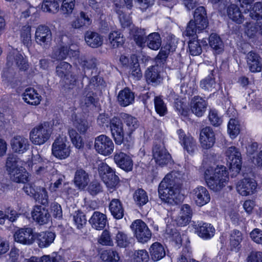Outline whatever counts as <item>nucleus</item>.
Returning a JSON list of instances; mask_svg holds the SVG:
<instances>
[{"mask_svg": "<svg viewBox=\"0 0 262 262\" xmlns=\"http://www.w3.org/2000/svg\"><path fill=\"white\" fill-rule=\"evenodd\" d=\"M185 180V175L181 171H172L167 174L159 186L160 198L172 205L179 204L183 198L180 192Z\"/></svg>", "mask_w": 262, "mask_h": 262, "instance_id": "f257e3e1", "label": "nucleus"}, {"mask_svg": "<svg viewBox=\"0 0 262 262\" xmlns=\"http://www.w3.org/2000/svg\"><path fill=\"white\" fill-rule=\"evenodd\" d=\"M205 178L208 186L214 191H220L228 181V173L224 166L210 167L205 171Z\"/></svg>", "mask_w": 262, "mask_h": 262, "instance_id": "f03ea898", "label": "nucleus"}, {"mask_svg": "<svg viewBox=\"0 0 262 262\" xmlns=\"http://www.w3.org/2000/svg\"><path fill=\"white\" fill-rule=\"evenodd\" d=\"M194 20L188 23L184 35L187 36H194L197 32H200L207 28L208 25L207 12L205 7L200 6L194 11Z\"/></svg>", "mask_w": 262, "mask_h": 262, "instance_id": "7ed1b4c3", "label": "nucleus"}, {"mask_svg": "<svg viewBox=\"0 0 262 262\" xmlns=\"http://www.w3.org/2000/svg\"><path fill=\"white\" fill-rule=\"evenodd\" d=\"M72 66L66 61L60 62L56 67V75L61 79L64 86L69 89L74 86L77 82V76L72 73Z\"/></svg>", "mask_w": 262, "mask_h": 262, "instance_id": "20e7f679", "label": "nucleus"}, {"mask_svg": "<svg viewBox=\"0 0 262 262\" xmlns=\"http://www.w3.org/2000/svg\"><path fill=\"white\" fill-rule=\"evenodd\" d=\"M51 131L49 125L45 122L34 127L30 133L31 141L36 145L45 143L50 138Z\"/></svg>", "mask_w": 262, "mask_h": 262, "instance_id": "39448f33", "label": "nucleus"}, {"mask_svg": "<svg viewBox=\"0 0 262 262\" xmlns=\"http://www.w3.org/2000/svg\"><path fill=\"white\" fill-rule=\"evenodd\" d=\"M98 172L103 182L110 188H115L119 183V178L106 163H101L98 166Z\"/></svg>", "mask_w": 262, "mask_h": 262, "instance_id": "423d86ee", "label": "nucleus"}, {"mask_svg": "<svg viewBox=\"0 0 262 262\" xmlns=\"http://www.w3.org/2000/svg\"><path fill=\"white\" fill-rule=\"evenodd\" d=\"M130 228L135 236L139 242L144 243L150 239L151 233L146 224L141 220H137L132 223Z\"/></svg>", "mask_w": 262, "mask_h": 262, "instance_id": "0eeeda50", "label": "nucleus"}, {"mask_svg": "<svg viewBox=\"0 0 262 262\" xmlns=\"http://www.w3.org/2000/svg\"><path fill=\"white\" fill-rule=\"evenodd\" d=\"M94 147L99 154L108 156L113 152L114 144L108 137L101 135L95 138Z\"/></svg>", "mask_w": 262, "mask_h": 262, "instance_id": "6e6552de", "label": "nucleus"}, {"mask_svg": "<svg viewBox=\"0 0 262 262\" xmlns=\"http://www.w3.org/2000/svg\"><path fill=\"white\" fill-rule=\"evenodd\" d=\"M66 139L61 137L56 139L52 145V154L59 159H64L70 154V145Z\"/></svg>", "mask_w": 262, "mask_h": 262, "instance_id": "1a4fd4ad", "label": "nucleus"}, {"mask_svg": "<svg viewBox=\"0 0 262 262\" xmlns=\"http://www.w3.org/2000/svg\"><path fill=\"white\" fill-rule=\"evenodd\" d=\"M227 162L230 164V168L236 173H239L242 167V157L241 152L235 146H231L226 151Z\"/></svg>", "mask_w": 262, "mask_h": 262, "instance_id": "9d476101", "label": "nucleus"}, {"mask_svg": "<svg viewBox=\"0 0 262 262\" xmlns=\"http://www.w3.org/2000/svg\"><path fill=\"white\" fill-rule=\"evenodd\" d=\"M152 156L156 163L161 166L171 161V156L165 148L163 143L155 144L152 148Z\"/></svg>", "mask_w": 262, "mask_h": 262, "instance_id": "9b49d317", "label": "nucleus"}, {"mask_svg": "<svg viewBox=\"0 0 262 262\" xmlns=\"http://www.w3.org/2000/svg\"><path fill=\"white\" fill-rule=\"evenodd\" d=\"M52 36L51 31L48 27L40 25L36 29L35 39L38 45L47 49L51 44Z\"/></svg>", "mask_w": 262, "mask_h": 262, "instance_id": "f8f14e48", "label": "nucleus"}, {"mask_svg": "<svg viewBox=\"0 0 262 262\" xmlns=\"http://www.w3.org/2000/svg\"><path fill=\"white\" fill-rule=\"evenodd\" d=\"M15 242L24 244L31 245L35 239V234L31 228H23L17 230L14 234Z\"/></svg>", "mask_w": 262, "mask_h": 262, "instance_id": "ddd939ff", "label": "nucleus"}, {"mask_svg": "<svg viewBox=\"0 0 262 262\" xmlns=\"http://www.w3.org/2000/svg\"><path fill=\"white\" fill-rule=\"evenodd\" d=\"M7 65L9 67L16 66L20 71H26L29 64L23 56L17 51L10 52L7 58Z\"/></svg>", "mask_w": 262, "mask_h": 262, "instance_id": "4468645a", "label": "nucleus"}, {"mask_svg": "<svg viewBox=\"0 0 262 262\" xmlns=\"http://www.w3.org/2000/svg\"><path fill=\"white\" fill-rule=\"evenodd\" d=\"M257 184L255 180L250 178H245L236 184V190L242 195L252 194L255 191Z\"/></svg>", "mask_w": 262, "mask_h": 262, "instance_id": "2eb2a0df", "label": "nucleus"}, {"mask_svg": "<svg viewBox=\"0 0 262 262\" xmlns=\"http://www.w3.org/2000/svg\"><path fill=\"white\" fill-rule=\"evenodd\" d=\"M110 128L115 143L117 144H121L124 137L122 122L118 118H113L110 122Z\"/></svg>", "mask_w": 262, "mask_h": 262, "instance_id": "dca6fc26", "label": "nucleus"}, {"mask_svg": "<svg viewBox=\"0 0 262 262\" xmlns=\"http://www.w3.org/2000/svg\"><path fill=\"white\" fill-rule=\"evenodd\" d=\"M200 140L202 147L204 149L212 147L215 141V134L210 127L207 126L201 130Z\"/></svg>", "mask_w": 262, "mask_h": 262, "instance_id": "f3484780", "label": "nucleus"}, {"mask_svg": "<svg viewBox=\"0 0 262 262\" xmlns=\"http://www.w3.org/2000/svg\"><path fill=\"white\" fill-rule=\"evenodd\" d=\"M33 220L39 225H44L48 223L51 215L46 208L41 206H36L32 212Z\"/></svg>", "mask_w": 262, "mask_h": 262, "instance_id": "a211bd4d", "label": "nucleus"}, {"mask_svg": "<svg viewBox=\"0 0 262 262\" xmlns=\"http://www.w3.org/2000/svg\"><path fill=\"white\" fill-rule=\"evenodd\" d=\"M192 194L196 204L199 206H202L207 204L210 200L208 191L203 186L194 188L192 191Z\"/></svg>", "mask_w": 262, "mask_h": 262, "instance_id": "6ab92c4d", "label": "nucleus"}, {"mask_svg": "<svg viewBox=\"0 0 262 262\" xmlns=\"http://www.w3.org/2000/svg\"><path fill=\"white\" fill-rule=\"evenodd\" d=\"M115 163L121 169L126 171H130L133 168V161L130 157L126 154L120 152L114 156Z\"/></svg>", "mask_w": 262, "mask_h": 262, "instance_id": "aec40b11", "label": "nucleus"}, {"mask_svg": "<svg viewBox=\"0 0 262 262\" xmlns=\"http://www.w3.org/2000/svg\"><path fill=\"white\" fill-rule=\"evenodd\" d=\"M179 138L184 148L189 153L192 154L196 149V145L195 141L189 135H186L182 129L178 131Z\"/></svg>", "mask_w": 262, "mask_h": 262, "instance_id": "412c9836", "label": "nucleus"}, {"mask_svg": "<svg viewBox=\"0 0 262 262\" xmlns=\"http://www.w3.org/2000/svg\"><path fill=\"white\" fill-rule=\"evenodd\" d=\"M90 182L89 175L84 170L78 169L75 172L74 183L79 189H83Z\"/></svg>", "mask_w": 262, "mask_h": 262, "instance_id": "4be33fe9", "label": "nucleus"}, {"mask_svg": "<svg viewBox=\"0 0 262 262\" xmlns=\"http://www.w3.org/2000/svg\"><path fill=\"white\" fill-rule=\"evenodd\" d=\"M12 149L16 152L24 153L29 148L28 140L23 136H17L11 140Z\"/></svg>", "mask_w": 262, "mask_h": 262, "instance_id": "5701e85b", "label": "nucleus"}, {"mask_svg": "<svg viewBox=\"0 0 262 262\" xmlns=\"http://www.w3.org/2000/svg\"><path fill=\"white\" fill-rule=\"evenodd\" d=\"M247 61L251 72H258L261 70L262 63L260 58L257 54L250 52L247 56Z\"/></svg>", "mask_w": 262, "mask_h": 262, "instance_id": "b1692460", "label": "nucleus"}, {"mask_svg": "<svg viewBox=\"0 0 262 262\" xmlns=\"http://www.w3.org/2000/svg\"><path fill=\"white\" fill-rule=\"evenodd\" d=\"M55 234L52 232H41L35 234L38 246L41 248H45L50 245L54 241Z\"/></svg>", "mask_w": 262, "mask_h": 262, "instance_id": "393cba45", "label": "nucleus"}, {"mask_svg": "<svg viewBox=\"0 0 262 262\" xmlns=\"http://www.w3.org/2000/svg\"><path fill=\"white\" fill-rule=\"evenodd\" d=\"M86 44L93 48L100 47L103 43V38L97 32L88 31L84 35Z\"/></svg>", "mask_w": 262, "mask_h": 262, "instance_id": "a878e982", "label": "nucleus"}, {"mask_svg": "<svg viewBox=\"0 0 262 262\" xmlns=\"http://www.w3.org/2000/svg\"><path fill=\"white\" fill-rule=\"evenodd\" d=\"M206 102L199 96L194 97L191 101V109L198 117L202 116L206 110Z\"/></svg>", "mask_w": 262, "mask_h": 262, "instance_id": "bb28decb", "label": "nucleus"}, {"mask_svg": "<svg viewBox=\"0 0 262 262\" xmlns=\"http://www.w3.org/2000/svg\"><path fill=\"white\" fill-rule=\"evenodd\" d=\"M73 125L79 134L84 135L89 128V123L81 116L75 113L72 115Z\"/></svg>", "mask_w": 262, "mask_h": 262, "instance_id": "cd10ccee", "label": "nucleus"}, {"mask_svg": "<svg viewBox=\"0 0 262 262\" xmlns=\"http://www.w3.org/2000/svg\"><path fill=\"white\" fill-rule=\"evenodd\" d=\"M134 99V93L128 88L120 91L118 95V103L122 106H126L132 104Z\"/></svg>", "mask_w": 262, "mask_h": 262, "instance_id": "c85d7f7f", "label": "nucleus"}, {"mask_svg": "<svg viewBox=\"0 0 262 262\" xmlns=\"http://www.w3.org/2000/svg\"><path fill=\"white\" fill-rule=\"evenodd\" d=\"M107 219L105 214L98 211H95L89 220L93 228L96 230L103 229L106 223Z\"/></svg>", "mask_w": 262, "mask_h": 262, "instance_id": "c756f323", "label": "nucleus"}, {"mask_svg": "<svg viewBox=\"0 0 262 262\" xmlns=\"http://www.w3.org/2000/svg\"><path fill=\"white\" fill-rule=\"evenodd\" d=\"M194 227L198 233V235L204 238H210L213 236L215 233L214 228L208 223H203L194 225Z\"/></svg>", "mask_w": 262, "mask_h": 262, "instance_id": "7c9ffc66", "label": "nucleus"}, {"mask_svg": "<svg viewBox=\"0 0 262 262\" xmlns=\"http://www.w3.org/2000/svg\"><path fill=\"white\" fill-rule=\"evenodd\" d=\"M227 13L230 19L237 24L243 23L244 17L239 8L235 4H231L227 8Z\"/></svg>", "mask_w": 262, "mask_h": 262, "instance_id": "2f4dec72", "label": "nucleus"}, {"mask_svg": "<svg viewBox=\"0 0 262 262\" xmlns=\"http://www.w3.org/2000/svg\"><path fill=\"white\" fill-rule=\"evenodd\" d=\"M23 98L26 102L31 105H38L41 101V96L32 88L27 89L23 94Z\"/></svg>", "mask_w": 262, "mask_h": 262, "instance_id": "473e14b6", "label": "nucleus"}, {"mask_svg": "<svg viewBox=\"0 0 262 262\" xmlns=\"http://www.w3.org/2000/svg\"><path fill=\"white\" fill-rule=\"evenodd\" d=\"M213 70H211L212 73ZM200 86L204 92L207 93H215L219 89L218 84L215 82L212 73L200 82Z\"/></svg>", "mask_w": 262, "mask_h": 262, "instance_id": "72a5a7b5", "label": "nucleus"}, {"mask_svg": "<svg viewBox=\"0 0 262 262\" xmlns=\"http://www.w3.org/2000/svg\"><path fill=\"white\" fill-rule=\"evenodd\" d=\"M145 77L148 83H151L152 84L159 83L162 78L159 74L158 66H151L148 68L145 73Z\"/></svg>", "mask_w": 262, "mask_h": 262, "instance_id": "f704fd0d", "label": "nucleus"}, {"mask_svg": "<svg viewBox=\"0 0 262 262\" xmlns=\"http://www.w3.org/2000/svg\"><path fill=\"white\" fill-rule=\"evenodd\" d=\"M149 252L151 258L155 261L159 260L165 256V250L164 247L158 242L151 245L149 248Z\"/></svg>", "mask_w": 262, "mask_h": 262, "instance_id": "c9c22d12", "label": "nucleus"}, {"mask_svg": "<svg viewBox=\"0 0 262 262\" xmlns=\"http://www.w3.org/2000/svg\"><path fill=\"white\" fill-rule=\"evenodd\" d=\"M92 20L89 15L84 12L81 11L80 15L71 23V26L74 29H80L83 26H89Z\"/></svg>", "mask_w": 262, "mask_h": 262, "instance_id": "e433bc0d", "label": "nucleus"}, {"mask_svg": "<svg viewBox=\"0 0 262 262\" xmlns=\"http://www.w3.org/2000/svg\"><path fill=\"white\" fill-rule=\"evenodd\" d=\"M24 169L20 166L19 168L9 173L11 181L16 183H25L28 181V173L24 171Z\"/></svg>", "mask_w": 262, "mask_h": 262, "instance_id": "4c0bfd02", "label": "nucleus"}, {"mask_svg": "<svg viewBox=\"0 0 262 262\" xmlns=\"http://www.w3.org/2000/svg\"><path fill=\"white\" fill-rule=\"evenodd\" d=\"M147 47L154 50H158L161 46V38L157 32L149 34L145 38Z\"/></svg>", "mask_w": 262, "mask_h": 262, "instance_id": "58836bf2", "label": "nucleus"}, {"mask_svg": "<svg viewBox=\"0 0 262 262\" xmlns=\"http://www.w3.org/2000/svg\"><path fill=\"white\" fill-rule=\"evenodd\" d=\"M112 214L116 219L122 218L124 215V210L120 201L118 199L112 200L109 206Z\"/></svg>", "mask_w": 262, "mask_h": 262, "instance_id": "ea45409f", "label": "nucleus"}, {"mask_svg": "<svg viewBox=\"0 0 262 262\" xmlns=\"http://www.w3.org/2000/svg\"><path fill=\"white\" fill-rule=\"evenodd\" d=\"M130 33L133 36L134 39L136 43L142 46L145 43L146 33L144 29L139 28L133 26L130 29Z\"/></svg>", "mask_w": 262, "mask_h": 262, "instance_id": "a19ab883", "label": "nucleus"}, {"mask_svg": "<svg viewBox=\"0 0 262 262\" xmlns=\"http://www.w3.org/2000/svg\"><path fill=\"white\" fill-rule=\"evenodd\" d=\"M110 45L112 48H117L123 45L124 42V38L118 31L111 32L108 35Z\"/></svg>", "mask_w": 262, "mask_h": 262, "instance_id": "79ce46f5", "label": "nucleus"}, {"mask_svg": "<svg viewBox=\"0 0 262 262\" xmlns=\"http://www.w3.org/2000/svg\"><path fill=\"white\" fill-rule=\"evenodd\" d=\"M250 16L254 19H257L259 21L257 23L259 28V31L261 34L262 35V3L257 2L256 3L252 11L250 13Z\"/></svg>", "mask_w": 262, "mask_h": 262, "instance_id": "37998d69", "label": "nucleus"}, {"mask_svg": "<svg viewBox=\"0 0 262 262\" xmlns=\"http://www.w3.org/2000/svg\"><path fill=\"white\" fill-rule=\"evenodd\" d=\"M124 123L128 128L127 134L129 135L139 126L137 119L127 114H123L121 116Z\"/></svg>", "mask_w": 262, "mask_h": 262, "instance_id": "c03bdc74", "label": "nucleus"}, {"mask_svg": "<svg viewBox=\"0 0 262 262\" xmlns=\"http://www.w3.org/2000/svg\"><path fill=\"white\" fill-rule=\"evenodd\" d=\"M209 43L210 47L217 53H221L224 50V43L216 34L212 33L210 35Z\"/></svg>", "mask_w": 262, "mask_h": 262, "instance_id": "a18cd8bd", "label": "nucleus"}, {"mask_svg": "<svg viewBox=\"0 0 262 262\" xmlns=\"http://www.w3.org/2000/svg\"><path fill=\"white\" fill-rule=\"evenodd\" d=\"M166 237L173 241L176 244L180 245L182 243V238L179 232L172 226H167L165 231Z\"/></svg>", "mask_w": 262, "mask_h": 262, "instance_id": "49530a36", "label": "nucleus"}, {"mask_svg": "<svg viewBox=\"0 0 262 262\" xmlns=\"http://www.w3.org/2000/svg\"><path fill=\"white\" fill-rule=\"evenodd\" d=\"M63 44L60 48L53 52L51 55L52 58L57 60H61L66 58L69 52L72 50H70L68 46L63 42Z\"/></svg>", "mask_w": 262, "mask_h": 262, "instance_id": "de8ad7c7", "label": "nucleus"}, {"mask_svg": "<svg viewBox=\"0 0 262 262\" xmlns=\"http://www.w3.org/2000/svg\"><path fill=\"white\" fill-rule=\"evenodd\" d=\"M31 29L30 26H25L22 28L20 31L21 40L28 49L32 44Z\"/></svg>", "mask_w": 262, "mask_h": 262, "instance_id": "09e8293b", "label": "nucleus"}, {"mask_svg": "<svg viewBox=\"0 0 262 262\" xmlns=\"http://www.w3.org/2000/svg\"><path fill=\"white\" fill-rule=\"evenodd\" d=\"M68 133L71 141L74 146L78 149L82 148L84 145L82 139L76 129L70 128H69Z\"/></svg>", "mask_w": 262, "mask_h": 262, "instance_id": "8fccbe9b", "label": "nucleus"}, {"mask_svg": "<svg viewBox=\"0 0 262 262\" xmlns=\"http://www.w3.org/2000/svg\"><path fill=\"white\" fill-rule=\"evenodd\" d=\"M34 168L35 172L37 175L43 177H48L50 172L53 173L56 172V170L53 169L52 165L50 163H46L38 167L36 165Z\"/></svg>", "mask_w": 262, "mask_h": 262, "instance_id": "3c124183", "label": "nucleus"}, {"mask_svg": "<svg viewBox=\"0 0 262 262\" xmlns=\"http://www.w3.org/2000/svg\"><path fill=\"white\" fill-rule=\"evenodd\" d=\"M134 199L139 206L144 205L148 201L147 193L142 188L138 189L135 191L134 194Z\"/></svg>", "mask_w": 262, "mask_h": 262, "instance_id": "603ef678", "label": "nucleus"}, {"mask_svg": "<svg viewBox=\"0 0 262 262\" xmlns=\"http://www.w3.org/2000/svg\"><path fill=\"white\" fill-rule=\"evenodd\" d=\"M41 9L45 12L55 13L59 10V4L54 0H43Z\"/></svg>", "mask_w": 262, "mask_h": 262, "instance_id": "864d4df0", "label": "nucleus"}, {"mask_svg": "<svg viewBox=\"0 0 262 262\" xmlns=\"http://www.w3.org/2000/svg\"><path fill=\"white\" fill-rule=\"evenodd\" d=\"M101 258L103 260L107 262H118L120 259L118 253L112 250L103 251L101 254Z\"/></svg>", "mask_w": 262, "mask_h": 262, "instance_id": "5fc2aeb1", "label": "nucleus"}, {"mask_svg": "<svg viewBox=\"0 0 262 262\" xmlns=\"http://www.w3.org/2000/svg\"><path fill=\"white\" fill-rule=\"evenodd\" d=\"M130 72L131 76L136 80H139L142 77V74L137 59H133L130 63Z\"/></svg>", "mask_w": 262, "mask_h": 262, "instance_id": "6e6d98bb", "label": "nucleus"}, {"mask_svg": "<svg viewBox=\"0 0 262 262\" xmlns=\"http://www.w3.org/2000/svg\"><path fill=\"white\" fill-rule=\"evenodd\" d=\"M195 35L193 36V39L190 40L188 43L189 51L192 56L199 55L202 52V49L200 42L198 40L195 39Z\"/></svg>", "mask_w": 262, "mask_h": 262, "instance_id": "4d7b16f0", "label": "nucleus"}, {"mask_svg": "<svg viewBox=\"0 0 262 262\" xmlns=\"http://www.w3.org/2000/svg\"><path fill=\"white\" fill-rule=\"evenodd\" d=\"M75 0H64L60 8L62 14L68 16L72 14L75 7Z\"/></svg>", "mask_w": 262, "mask_h": 262, "instance_id": "13d9d810", "label": "nucleus"}, {"mask_svg": "<svg viewBox=\"0 0 262 262\" xmlns=\"http://www.w3.org/2000/svg\"><path fill=\"white\" fill-rule=\"evenodd\" d=\"M18 159L14 155H9L6 161V168L8 173L17 170L20 166L18 165Z\"/></svg>", "mask_w": 262, "mask_h": 262, "instance_id": "bf43d9fd", "label": "nucleus"}, {"mask_svg": "<svg viewBox=\"0 0 262 262\" xmlns=\"http://www.w3.org/2000/svg\"><path fill=\"white\" fill-rule=\"evenodd\" d=\"M155 106L157 113L161 116H164L167 112L166 104L159 96H156L154 99Z\"/></svg>", "mask_w": 262, "mask_h": 262, "instance_id": "052dcab7", "label": "nucleus"}, {"mask_svg": "<svg viewBox=\"0 0 262 262\" xmlns=\"http://www.w3.org/2000/svg\"><path fill=\"white\" fill-rule=\"evenodd\" d=\"M239 124L237 120L231 119L228 123V132L232 138H234L239 133Z\"/></svg>", "mask_w": 262, "mask_h": 262, "instance_id": "680f3d73", "label": "nucleus"}, {"mask_svg": "<svg viewBox=\"0 0 262 262\" xmlns=\"http://www.w3.org/2000/svg\"><path fill=\"white\" fill-rule=\"evenodd\" d=\"M89 86L91 89L101 90L105 86V82L99 76H94L90 79Z\"/></svg>", "mask_w": 262, "mask_h": 262, "instance_id": "e2e57ef3", "label": "nucleus"}, {"mask_svg": "<svg viewBox=\"0 0 262 262\" xmlns=\"http://www.w3.org/2000/svg\"><path fill=\"white\" fill-rule=\"evenodd\" d=\"M73 220L77 228L81 229L86 225L87 220L85 214L79 211L75 212L73 215Z\"/></svg>", "mask_w": 262, "mask_h": 262, "instance_id": "0e129e2a", "label": "nucleus"}, {"mask_svg": "<svg viewBox=\"0 0 262 262\" xmlns=\"http://www.w3.org/2000/svg\"><path fill=\"white\" fill-rule=\"evenodd\" d=\"M96 102V99L94 97V93L89 92L82 99L81 104L82 107L88 108L91 106H95Z\"/></svg>", "mask_w": 262, "mask_h": 262, "instance_id": "69168bd1", "label": "nucleus"}, {"mask_svg": "<svg viewBox=\"0 0 262 262\" xmlns=\"http://www.w3.org/2000/svg\"><path fill=\"white\" fill-rule=\"evenodd\" d=\"M149 260L148 252L145 250L136 251L134 253V262H147Z\"/></svg>", "mask_w": 262, "mask_h": 262, "instance_id": "338daca9", "label": "nucleus"}, {"mask_svg": "<svg viewBox=\"0 0 262 262\" xmlns=\"http://www.w3.org/2000/svg\"><path fill=\"white\" fill-rule=\"evenodd\" d=\"M88 191L93 195H95L102 191V186L97 180H94L89 185Z\"/></svg>", "mask_w": 262, "mask_h": 262, "instance_id": "774afa93", "label": "nucleus"}]
</instances>
